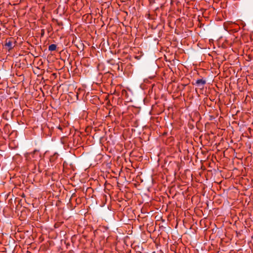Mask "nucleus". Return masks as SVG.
<instances>
[{"instance_id": "f257e3e1", "label": "nucleus", "mask_w": 253, "mask_h": 253, "mask_svg": "<svg viewBox=\"0 0 253 253\" xmlns=\"http://www.w3.org/2000/svg\"><path fill=\"white\" fill-rule=\"evenodd\" d=\"M16 43L15 39L13 37L6 39L5 41L4 46L8 48V50H10L14 48Z\"/></svg>"}, {"instance_id": "f03ea898", "label": "nucleus", "mask_w": 253, "mask_h": 253, "mask_svg": "<svg viewBox=\"0 0 253 253\" xmlns=\"http://www.w3.org/2000/svg\"><path fill=\"white\" fill-rule=\"evenodd\" d=\"M206 84V81L203 79H198L196 81L195 83H192L194 85H196L199 87H202V88L204 87V85Z\"/></svg>"}, {"instance_id": "7ed1b4c3", "label": "nucleus", "mask_w": 253, "mask_h": 253, "mask_svg": "<svg viewBox=\"0 0 253 253\" xmlns=\"http://www.w3.org/2000/svg\"><path fill=\"white\" fill-rule=\"evenodd\" d=\"M39 154V151L37 150H35L32 152L30 153H27L25 154V157L27 159H32V158H35V155H38Z\"/></svg>"}, {"instance_id": "20e7f679", "label": "nucleus", "mask_w": 253, "mask_h": 253, "mask_svg": "<svg viewBox=\"0 0 253 253\" xmlns=\"http://www.w3.org/2000/svg\"><path fill=\"white\" fill-rule=\"evenodd\" d=\"M57 45L55 44H51L48 46V50L52 51L56 50Z\"/></svg>"}, {"instance_id": "39448f33", "label": "nucleus", "mask_w": 253, "mask_h": 253, "mask_svg": "<svg viewBox=\"0 0 253 253\" xmlns=\"http://www.w3.org/2000/svg\"><path fill=\"white\" fill-rule=\"evenodd\" d=\"M108 62H109V63H110V64H111L112 65L116 64L115 61L114 60H113V59L110 60Z\"/></svg>"}, {"instance_id": "423d86ee", "label": "nucleus", "mask_w": 253, "mask_h": 253, "mask_svg": "<svg viewBox=\"0 0 253 253\" xmlns=\"http://www.w3.org/2000/svg\"><path fill=\"white\" fill-rule=\"evenodd\" d=\"M57 128H58L59 129H60L61 131L62 130V126H58L57 127Z\"/></svg>"}, {"instance_id": "0eeeda50", "label": "nucleus", "mask_w": 253, "mask_h": 253, "mask_svg": "<svg viewBox=\"0 0 253 253\" xmlns=\"http://www.w3.org/2000/svg\"><path fill=\"white\" fill-rule=\"evenodd\" d=\"M58 25L59 26L63 25L62 22H58Z\"/></svg>"}]
</instances>
